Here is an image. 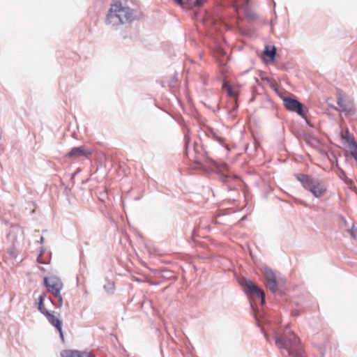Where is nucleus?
I'll use <instances>...</instances> for the list:
<instances>
[{"mask_svg": "<svg viewBox=\"0 0 357 357\" xmlns=\"http://www.w3.org/2000/svg\"><path fill=\"white\" fill-rule=\"evenodd\" d=\"M135 19L134 10L116 1L110 6L106 17V24L112 26L131 22Z\"/></svg>", "mask_w": 357, "mask_h": 357, "instance_id": "1", "label": "nucleus"}, {"mask_svg": "<svg viewBox=\"0 0 357 357\" xmlns=\"http://www.w3.org/2000/svg\"><path fill=\"white\" fill-rule=\"evenodd\" d=\"M275 339L277 346L289 357H306L299 344L298 338L294 333L286 330L284 335H276Z\"/></svg>", "mask_w": 357, "mask_h": 357, "instance_id": "2", "label": "nucleus"}, {"mask_svg": "<svg viewBox=\"0 0 357 357\" xmlns=\"http://www.w3.org/2000/svg\"><path fill=\"white\" fill-rule=\"evenodd\" d=\"M297 179L302 183L303 188L310 191L316 198L322 197L326 192L327 188L323 181L305 174L298 175Z\"/></svg>", "mask_w": 357, "mask_h": 357, "instance_id": "3", "label": "nucleus"}, {"mask_svg": "<svg viewBox=\"0 0 357 357\" xmlns=\"http://www.w3.org/2000/svg\"><path fill=\"white\" fill-rule=\"evenodd\" d=\"M241 284L248 295L260 299L262 305L264 303L265 295L264 291L256 286L251 280L244 278L241 281Z\"/></svg>", "mask_w": 357, "mask_h": 357, "instance_id": "4", "label": "nucleus"}, {"mask_svg": "<svg viewBox=\"0 0 357 357\" xmlns=\"http://www.w3.org/2000/svg\"><path fill=\"white\" fill-rule=\"evenodd\" d=\"M44 284L47 291L53 295H58L59 293H61L63 286L61 279L54 275L45 277L44 278Z\"/></svg>", "mask_w": 357, "mask_h": 357, "instance_id": "5", "label": "nucleus"}, {"mask_svg": "<svg viewBox=\"0 0 357 357\" xmlns=\"http://www.w3.org/2000/svg\"><path fill=\"white\" fill-rule=\"evenodd\" d=\"M337 103L339 107V110L344 113L345 115L351 116L355 113V109L352 102L341 93H338L337 95Z\"/></svg>", "mask_w": 357, "mask_h": 357, "instance_id": "6", "label": "nucleus"}, {"mask_svg": "<svg viewBox=\"0 0 357 357\" xmlns=\"http://www.w3.org/2000/svg\"><path fill=\"white\" fill-rule=\"evenodd\" d=\"M283 103L287 110L296 112L298 115L304 116L303 105L297 100L285 97L283 98Z\"/></svg>", "mask_w": 357, "mask_h": 357, "instance_id": "7", "label": "nucleus"}, {"mask_svg": "<svg viewBox=\"0 0 357 357\" xmlns=\"http://www.w3.org/2000/svg\"><path fill=\"white\" fill-rule=\"evenodd\" d=\"M249 1L250 0H234V6L238 13H242L248 17L255 19L256 15L249 10Z\"/></svg>", "mask_w": 357, "mask_h": 357, "instance_id": "8", "label": "nucleus"}, {"mask_svg": "<svg viewBox=\"0 0 357 357\" xmlns=\"http://www.w3.org/2000/svg\"><path fill=\"white\" fill-rule=\"evenodd\" d=\"M91 154L89 150H86L84 146H78L73 148L70 152L68 153L67 157L71 158H77L82 156L88 157Z\"/></svg>", "mask_w": 357, "mask_h": 357, "instance_id": "9", "label": "nucleus"}, {"mask_svg": "<svg viewBox=\"0 0 357 357\" xmlns=\"http://www.w3.org/2000/svg\"><path fill=\"white\" fill-rule=\"evenodd\" d=\"M211 164L215 167L217 169V172L222 174V180L224 182L227 181V178L229 177V175H225V172H228L229 169V166L227 163L221 162H218L213 160H211Z\"/></svg>", "mask_w": 357, "mask_h": 357, "instance_id": "10", "label": "nucleus"}, {"mask_svg": "<svg viewBox=\"0 0 357 357\" xmlns=\"http://www.w3.org/2000/svg\"><path fill=\"white\" fill-rule=\"evenodd\" d=\"M45 317L47 318L48 321L57 329V331L59 332L61 338L63 340V335L61 328L62 321L59 318L55 317L53 313H49L47 316H45Z\"/></svg>", "mask_w": 357, "mask_h": 357, "instance_id": "11", "label": "nucleus"}, {"mask_svg": "<svg viewBox=\"0 0 357 357\" xmlns=\"http://www.w3.org/2000/svg\"><path fill=\"white\" fill-rule=\"evenodd\" d=\"M61 357H93L89 352H80L75 350H64L61 353Z\"/></svg>", "mask_w": 357, "mask_h": 357, "instance_id": "12", "label": "nucleus"}, {"mask_svg": "<svg viewBox=\"0 0 357 357\" xmlns=\"http://www.w3.org/2000/svg\"><path fill=\"white\" fill-rule=\"evenodd\" d=\"M276 53V50L274 46H273L271 49L268 46H266L264 50V55L265 57H266L267 60L269 61H273L275 59Z\"/></svg>", "mask_w": 357, "mask_h": 357, "instance_id": "13", "label": "nucleus"}, {"mask_svg": "<svg viewBox=\"0 0 357 357\" xmlns=\"http://www.w3.org/2000/svg\"><path fill=\"white\" fill-rule=\"evenodd\" d=\"M222 88L227 91V93L229 97L234 98V100L236 101V92L229 84H228L227 82H223Z\"/></svg>", "mask_w": 357, "mask_h": 357, "instance_id": "14", "label": "nucleus"}, {"mask_svg": "<svg viewBox=\"0 0 357 357\" xmlns=\"http://www.w3.org/2000/svg\"><path fill=\"white\" fill-rule=\"evenodd\" d=\"M45 299L44 295H40L38 298V310L45 316H47L49 313H50L43 305V301Z\"/></svg>", "mask_w": 357, "mask_h": 357, "instance_id": "15", "label": "nucleus"}, {"mask_svg": "<svg viewBox=\"0 0 357 357\" xmlns=\"http://www.w3.org/2000/svg\"><path fill=\"white\" fill-rule=\"evenodd\" d=\"M104 289L108 294L114 293L115 289L114 282L106 279V282L104 284Z\"/></svg>", "mask_w": 357, "mask_h": 357, "instance_id": "16", "label": "nucleus"}, {"mask_svg": "<svg viewBox=\"0 0 357 357\" xmlns=\"http://www.w3.org/2000/svg\"><path fill=\"white\" fill-rule=\"evenodd\" d=\"M266 287L272 292H275L277 290V282L276 279L266 281Z\"/></svg>", "mask_w": 357, "mask_h": 357, "instance_id": "17", "label": "nucleus"}, {"mask_svg": "<svg viewBox=\"0 0 357 357\" xmlns=\"http://www.w3.org/2000/svg\"><path fill=\"white\" fill-rule=\"evenodd\" d=\"M264 276H265V278H266V281L272 280L275 279V276L273 272L272 271V270H271L268 268H265V270H264Z\"/></svg>", "mask_w": 357, "mask_h": 357, "instance_id": "18", "label": "nucleus"}, {"mask_svg": "<svg viewBox=\"0 0 357 357\" xmlns=\"http://www.w3.org/2000/svg\"><path fill=\"white\" fill-rule=\"evenodd\" d=\"M351 146L354 149L350 153L351 156L354 158L356 161H357V143L355 142H351Z\"/></svg>", "mask_w": 357, "mask_h": 357, "instance_id": "19", "label": "nucleus"}, {"mask_svg": "<svg viewBox=\"0 0 357 357\" xmlns=\"http://www.w3.org/2000/svg\"><path fill=\"white\" fill-rule=\"evenodd\" d=\"M342 139H344L347 143H349L350 146H351V142H354V141H353V140H351V139H350V137H349V131H348V130H347V131H346L345 134H343V133L342 134Z\"/></svg>", "mask_w": 357, "mask_h": 357, "instance_id": "20", "label": "nucleus"}, {"mask_svg": "<svg viewBox=\"0 0 357 357\" xmlns=\"http://www.w3.org/2000/svg\"><path fill=\"white\" fill-rule=\"evenodd\" d=\"M54 296L58 299V303H59L58 307L61 308L63 305V298L61 295V293H59L58 295L56 294Z\"/></svg>", "mask_w": 357, "mask_h": 357, "instance_id": "21", "label": "nucleus"}, {"mask_svg": "<svg viewBox=\"0 0 357 357\" xmlns=\"http://www.w3.org/2000/svg\"><path fill=\"white\" fill-rule=\"evenodd\" d=\"M185 146H186V151L188 152L190 146L189 138L187 136H185Z\"/></svg>", "mask_w": 357, "mask_h": 357, "instance_id": "22", "label": "nucleus"}, {"mask_svg": "<svg viewBox=\"0 0 357 357\" xmlns=\"http://www.w3.org/2000/svg\"><path fill=\"white\" fill-rule=\"evenodd\" d=\"M211 134L212 137L215 139L218 142H222L223 139L219 137H218L212 130H211Z\"/></svg>", "mask_w": 357, "mask_h": 357, "instance_id": "23", "label": "nucleus"}, {"mask_svg": "<svg viewBox=\"0 0 357 357\" xmlns=\"http://www.w3.org/2000/svg\"><path fill=\"white\" fill-rule=\"evenodd\" d=\"M206 0H196V6H201Z\"/></svg>", "mask_w": 357, "mask_h": 357, "instance_id": "24", "label": "nucleus"}, {"mask_svg": "<svg viewBox=\"0 0 357 357\" xmlns=\"http://www.w3.org/2000/svg\"><path fill=\"white\" fill-rule=\"evenodd\" d=\"M218 53L221 55H225V52L222 49H220L219 51H218Z\"/></svg>", "mask_w": 357, "mask_h": 357, "instance_id": "25", "label": "nucleus"}, {"mask_svg": "<svg viewBox=\"0 0 357 357\" xmlns=\"http://www.w3.org/2000/svg\"><path fill=\"white\" fill-rule=\"evenodd\" d=\"M174 1L179 5H181L183 3V0H174Z\"/></svg>", "mask_w": 357, "mask_h": 357, "instance_id": "26", "label": "nucleus"}, {"mask_svg": "<svg viewBox=\"0 0 357 357\" xmlns=\"http://www.w3.org/2000/svg\"><path fill=\"white\" fill-rule=\"evenodd\" d=\"M44 241V238L43 236L40 237V243H42Z\"/></svg>", "mask_w": 357, "mask_h": 357, "instance_id": "27", "label": "nucleus"}]
</instances>
